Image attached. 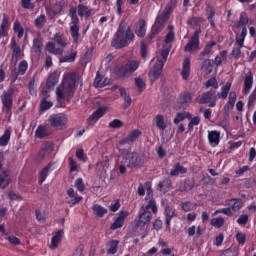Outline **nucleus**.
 <instances>
[{
	"label": "nucleus",
	"instance_id": "nucleus-1",
	"mask_svg": "<svg viewBox=\"0 0 256 256\" xmlns=\"http://www.w3.org/2000/svg\"><path fill=\"white\" fill-rule=\"evenodd\" d=\"M93 15V9L89 8V6L80 3L77 7L70 6L68 17H70V35L72 37L74 45L79 43V16L83 19H89Z\"/></svg>",
	"mask_w": 256,
	"mask_h": 256
},
{
	"label": "nucleus",
	"instance_id": "nucleus-2",
	"mask_svg": "<svg viewBox=\"0 0 256 256\" xmlns=\"http://www.w3.org/2000/svg\"><path fill=\"white\" fill-rule=\"evenodd\" d=\"M75 85H77V78L73 74H68L64 77L61 84L56 88L57 107H63L61 101H71L75 96Z\"/></svg>",
	"mask_w": 256,
	"mask_h": 256
},
{
	"label": "nucleus",
	"instance_id": "nucleus-3",
	"mask_svg": "<svg viewBox=\"0 0 256 256\" xmlns=\"http://www.w3.org/2000/svg\"><path fill=\"white\" fill-rule=\"evenodd\" d=\"M133 41H135V33H133L130 26L127 27V25L122 22L114 34L111 45L115 49H123L131 45Z\"/></svg>",
	"mask_w": 256,
	"mask_h": 256
},
{
	"label": "nucleus",
	"instance_id": "nucleus-4",
	"mask_svg": "<svg viewBox=\"0 0 256 256\" xmlns=\"http://www.w3.org/2000/svg\"><path fill=\"white\" fill-rule=\"evenodd\" d=\"M149 209H151L152 213L157 214V202H155V199L153 198L148 201L146 206L141 207L139 217L135 220L136 229H139V227L143 228L150 223L152 215L149 212Z\"/></svg>",
	"mask_w": 256,
	"mask_h": 256
},
{
	"label": "nucleus",
	"instance_id": "nucleus-5",
	"mask_svg": "<svg viewBox=\"0 0 256 256\" xmlns=\"http://www.w3.org/2000/svg\"><path fill=\"white\" fill-rule=\"evenodd\" d=\"M118 153L122 159V163L127 165L130 169H133V167H141L143 160L139 152H132L131 148H120Z\"/></svg>",
	"mask_w": 256,
	"mask_h": 256
},
{
	"label": "nucleus",
	"instance_id": "nucleus-6",
	"mask_svg": "<svg viewBox=\"0 0 256 256\" xmlns=\"http://www.w3.org/2000/svg\"><path fill=\"white\" fill-rule=\"evenodd\" d=\"M139 65L140 63L137 60H128L126 63L116 65L114 74L118 79H127V77H131L139 69Z\"/></svg>",
	"mask_w": 256,
	"mask_h": 256
},
{
	"label": "nucleus",
	"instance_id": "nucleus-7",
	"mask_svg": "<svg viewBox=\"0 0 256 256\" xmlns=\"http://www.w3.org/2000/svg\"><path fill=\"white\" fill-rule=\"evenodd\" d=\"M169 48H165L161 51L160 57L156 59V63L150 69L149 78L151 83H155L159 77H161V73H163V67H165V63H167V58L169 57Z\"/></svg>",
	"mask_w": 256,
	"mask_h": 256
},
{
	"label": "nucleus",
	"instance_id": "nucleus-8",
	"mask_svg": "<svg viewBox=\"0 0 256 256\" xmlns=\"http://www.w3.org/2000/svg\"><path fill=\"white\" fill-rule=\"evenodd\" d=\"M13 93L15 90L13 88H9L7 92H4L3 97L1 98L2 101V111L6 115H9L13 109Z\"/></svg>",
	"mask_w": 256,
	"mask_h": 256
},
{
	"label": "nucleus",
	"instance_id": "nucleus-9",
	"mask_svg": "<svg viewBox=\"0 0 256 256\" xmlns=\"http://www.w3.org/2000/svg\"><path fill=\"white\" fill-rule=\"evenodd\" d=\"M48 121L54 129H65V125H67V115L63 113L52 114Z\"/></svg>",
	"mask_w": 256,
	"mask_h": 256
},
{
	"label": "nucleus",
	"instance_id": "nucleus-10",
	"mask_svg": "<svg viewBox=\"0 0 256 256\" xmlns=\"http://www.w3.org/2000/svg\"><path fill=\"white\" fill-rule=\"evenodd\" d=\"M169 21V18H166L163 16V14H160L157 16L152 28H151V34L149 35V39H153L155 35H159L161 31H163L165 27V23Z\"/></svg>",
	"mask_w": 256,
	"mask_h": 256
},
{
	"label": "nucleus",
	"instance_id": "nucleus-11",
	"mask_svg": "<svg viewBox=\"0 0 256 256\" xmlns=\"http://www.w3.org/2000/svg\"><path fill=\"white\" fill-rule=\"evenodd\" d=\"M197 101L199 105H207V103H209V107H215L217 105V97L213 91L203 92L198 96Z\"/></svg>",
	"mask_w": 256,
	"mask_h": 256
},
{
	"label": "nucleus",
	"instance_id": "nucleus-12",
	"mask_svg": "<svg viewBox=\"0 0 256 256\" xmlns=\"http://www.w3.org/2000/svg\"><path fill=\"white\" fill-rule=\"evenodd\" d=\"M200 35H201V29H198L194 32V34L190 38V41H188V43L184 47V51H186V53H193L194 51H197V49H199Z\"/></svg>",
	"mask_w": 256,
	"mask_h": 256
},
{
	"label": "nucleus",
	"instance_id": "nucleus-13",
	"mask_svg": "<svg viewBox=\"0 0 256 256\" xmlns=\"http://www.w3.org/2000/svg\"><path fill=\"white\" fill-rule=\"evenodd\" d=\"M27 69H29V63L27 60H21L18 64V68L11 70V77L13 81H17L19 75H25V73H27Z\"/></svg>",
	"mask_w": 256,
	"mask_h": 256
},
{
	"label": "nucleus",
	"instance_id": "nucleus-14",
	"mask_svg": "<svg viewBox=\"0 0 256 256\" xmlns=\"http://www.w3.org/2000/svg\"><path fill=\"white\" fill-rule=\"evenodd\" d=\"M129 217L128 211H120L117 217H114V222L111 224L110 229L116 231V229H121L125 225V219Z\"/></svg>",
	"mask_w": 256,
	"mask_h": 256
},
{
	"label": "nucleus",
	"instance_id": "nucleus-15",
	"mask_svg": "<svg viewBox=\"0 0 256 256\" xmlns=\"http://www.w3.org/2000/svg\"><path fill=\"white\" fill-rule=\"evenodd\" d=\"M107 113V108L105 107H99L96 111L92 113V115L89 116L87 119V125L93 126L101 119Z\"/></svg>",
	"mask_w": 256,
	"mask_h": 256
},
{
	"label": "nucleus",
	"instance_id": "nucleus-16",
	"mask_svg": "<svg viewBox=\"0 0 256 256\" xmlns=\"http://www.w3.org/2000/svg\"><path fill=\"white\" fill-rule=\"evenodd\" d=\"M9 27H11V23H9V16H7V14H3L2 18H0V39L9 35Z\"/></svg>",
	"mask_w": 256,
	"mask_h": 256
},
{
	"label": "nucleus",
	"instance_id": "nucleus-17",
	"mask_svg": "<svg viewBox=\"0 0 256 256\" xmlns=\"http://www.w3.org/2000/svg\"><path fill=\"white\" fill-rule=\"evenodd\" d=\"M59 77H61V72L59 70L50 73L45 86L48 87V89H55V86L59 83Z\"/></svg>",
	"mask_w": 256,
	"mask_h": 256
},
{
	"label": "nucleus",
	"instance_id": "nucleus-18",
	"mask_svg": "<svg viewBox=\"0 0 256 256\" xmlns=\"http://www.w3.org/2000/svg\"><path fill=\"white\" fill-rule=\"evenodd\" d=\"M141 130L135 129L132 130L126 138L119 141V145H127V143H135L137 139L141 137Z\"/></svg>",
	"mask_w": 256,
	"mask_h": 256
},
{
	"label": "nucleus",
	"instance_id": "nucleus-19",
	"mask_svg": "<svg viewBox=\"0 0 256 256\" xmlns=\"http://www.w3.org/2000/svg\"><path fill=\"white\" fill-rule=\"evenodd\" d=\"M208 141L211 147H217L221 143V132L212 130L208 132Z\"/></svg>",
	"mask_w": 256,
	"mask_h": 256
},
{
	"label": "nucleus",
	"instance_id": "nucleus-20",
	"mask_svg": "<svg viewBox=\"0 0 256 256\" xmlns=\"http://www.w3.org/2000/svg\"><path fill=\"white\" fill-rule=\"evenodd\" d=\"M206 15H207V21L210 23V27L212 29H215V7H213L211 4L206 3Z\"/></svg>",
	"mask_w": 256,
	"mask_h": 256
},
{
	"label": "nucleus",
	"instance_id": "nucleus-21",
	"mask_svg": "<svg viewBox=\"0 0 256 256\" xmlns=\"http://www.w3.org/2000/svg\"><path fill=\"white\" fill-rule=\"evenodd\" d=\"M11 184V175L8 170H2L0 172V188L7 189Z\"/></svg>",
	"mask_w": 256,
	"mask_h": 256
},
{
	"label": "nucleus",
	"instance_id": "nucleus-22",
	"mask_svg": "<svg viewBox=\"0 0 256 256\" xmlns=\"http://www.w3.org/2000/svg\"><path fill=\"white\" fill-rule=\"evenodd\" d=\"M63 235H65V231H63V229L55 232L54 236L51 238L50 249H57V247H59V243L63 241Z\"/></svg>",
	"mask_w": 256,
	"mask_h": 256
},
{
	"label": "nucleus",
	"instance_id": "nucleus-23",
	"mask_svg": "<svg viewBox=\"0 0 256 256\" xmlns=\"http://www.w3.org/2000/svg\"><path fill=\"white\" fill-rule=\"evenodd\" d=\"M251 89H253V72H248L244 78V88H243L244 95H248Z\"/></svg>",
	"mask_w": 256,
	"mask_h": 256
},
{
	"label": "nucleus",
	"instance_id": "nucleus-24",
	"mask_svg": "<svg viewBox=\"0 0 256 256\" xmlns=\"http://www.w3.org/2000/svg\"><path fill=\"white\" fill-rule=\"evenodd\" d=\"M181 75L184 81H187V79H189V76L191 75V59L189 58L184 59Z\"/></svg>",
	"mask_w": 256,
	"mask_h": 256
},
{
	"label": "nucleus",
	"instance_id": "nucleus-25",
	"mask_svg": "<svg viewBox=\"0 0 256 256\" xmlns=\"http://www.w3.org/2000/svg\"><path fill=\"white\" fill-rule=\"evenodd\" d=\"M118 91L120 96L124 99V103L122 104L123 109H129L132 103L131 96L127 95V90H125V87L118 86Z\"/></svg>",
	"mask_w": 256,
	"mask_h": 256
},
{
	"label": "nucleus",
	"instance_id": "nucleus-26",
	"mask_svg": "<svg viewBox=\"0 0 256 256\" xmlns=\"http://www.w3.org/2000/svg\"><path fill=\"white\" fill-rule=\"evenodd\" d=\"M164 215H165L166 229L171 230V221L175 217V210L173 208L167 206L165 208Z\"/></svg>",
	"mask_w": 256,
	"mask_h": 256
},
{
	"label": "nucleus",
	"instance_id": "nucleus-27",
	"mask_svg": "<svg viewBox=\"0 0 256 256\" xmlns=\"http://www.w3.org/2000/svg\"><path fill=\"white\" fill-rule=\"evenodd\" d=\"M227 205L232 211H241L243 209V200L241 198H232L228 200Z\"/></svg>",
	"mask_w": 256,
	"mask_h": 256
},
{
	"label": "nucleus",
	"instance_id": "nucleus-28",
	"mask_svg": "<svg viewBox=\"0 0 256 256\" xmlns=\"http://www.w3.org/2000/svg\"><path fill=\"white\" fill-rule=\"evenodd\" d=\"M215 45H217V42L215 41L206 42L203 51L199 54V59H203V57H210Z\"/></svg>",
	"mask_w": 256,
	"mask_h": 256
},
{
	"label": "nucleus",
	"instance_id": "nucleus-29",
	"mask_svg": "<svg viewBox=\"0 0 256 256\" xmlns=\"http://www.w3.org/2000/svg\"><path fill=\"white\" fill-rule=\"evenodd\" d=\"M187 173V168L181 165V163L177 162L173 169L170 171V177H179V175H185Z\"/></svg>",
	"mask_w": 256,
	"mask_h": 256
},
{
	"label": "nucleus",
	"instance_id": "nucleus-30",
	"mask_svg": "<svg viewBox=\"0 0 256 256\" xmlns=\"http://www.w3.org/2000/svg\"><path fill=\"white\" fill-rule=\"evenodd\" d=\"M135 33L137 37H145V33H147V22L145 20L140 19L136 25Z\"/></svg>",
	"mask_w": 256,
	"mask_h": 256
},
{
	"label": "nucleus",
	"instance_id": "nucleus-31",
	"mask_svg": "<svg viewBox=\"0 0 256 256\" xmlns=\"http://www.w3.org/2000/svg\"><path fill=\"white\" fill-rule=\"evenodd\" d=\"M197 185H195V180L186 179L180 184V191L182 193L192 191V189H195Z\"/></svg>",
	"mask_w": 256,
	"mask_h": 256
},
{
	"label": "nucleus",
	"instance_id": "nucleus-32",
	"mask_svg": "<svg viewBox=\"0 0 256 256\" xmlns=\"http://www.w3.org/2000/svg\"><path fill=\"white\" fill-rule=\"evenodd\" d=\"M49 135H51V130L43 125H39L35 131V136L38 139H45V137H49Z\"/></svg>",
	"mask_w": 256,
	"mask_h": 256
},
{
	"label": "nucleus",
	"instance_id": "nucleus-33",
	"mask_svg": "<svg viewBox=\"0 0 256 256\" xmlns=\"http://www.w3.org/2000/svg\"><path fill=\"white\" fill-rule=\"evenodd\" d=\"M106 246L108 247V249L106 250V253L108 255H115V253H117L119 249V240H109L106 243Z\"/></svg>",
	"mask_w": 256,
	"mask_h": 256
},
{
	"label": "nucleus",
	"instance_id": "nucleus-34",
	"mask_svg": "<svg viewBox=\"0 0 256 256\" xmlns=\"http://www.w3.org/2000/svg\"><path fill=\"white\" fill-rule=\"evenodd\" d=\"M212 63H214L216 67H220V65H223V63H227V50L221 51L219 55L212 60Z\"/></svg>",
	"mask_w": 256,
	"mask_h": 256
},
{
	"label": "nucleus",
	"instance_id": "nucleus-35",
	"mask_svg": "<svg viewBox=\"0 0 256 256\" xmlns=\"http://www.w3.org/2000/svg\"><path fill=\"white\" fill-rule=\"evenodd\" d=\"M109 83H110L109 78L97 73L95 81H94L95 87H107V85H109Z\"/></svg>",
	"mask_w": 256,
	"mask_h": 256
},
{
	"label": "nucleus",
	"instance_id": "nucleus-36",
	"mask_svg": "<svg viewBox=\"0 0 256 256\" xmlns=\"http://www.w3.org/2000/svg\"><path fill=\"white\" fill-rule=\"evenodd\" d=\"M64 7H65V0L56 1L54 5L51 7L52 14L54 16L61 15Z\"/></svg>",
	"mask_w": 256,
	"mask_h": 256
},
{
	"label": "nucleus",
	"instance_id": "nucleus-37",
	"mask_svg": "<svg viewBox=\"0 0 256 256\" xmlns=\"http://www.w3.org/2000/svg\"><path fill=\"white\" fill-rule=\"evenodd\" d=\"M154 121L156 127L160 129V131H165V129H167V122H165V116H163V114L156 115Z\"/></svg>",
	"mask_w": 256,
	"mask_h": 256
},
{
	"label": "nucleus",
	"instance_id": "nucleus-38",
	"mask_svg": "<svg viewBox=\"0 0 256 256\" xmlns=\"http://www.w3.org/2000/svg\"><path fill=\"white\" fill-rule=\"evenodd\" d=\"M175 7H177V0H170L167 3V5L161 15L169 19V15H171V13L173 12V9H175Z\"/></svg>",
	"mask_w": 256,
	"mask_h": 256
},
{
	"label": "nucleus",
	"instance_id": "nucleus-39",
	"mask_svg": "<svg viewBox=\"0 0 256 256\" xmlns=\"http://www.w3.org/2000/svg\"><path fill=\"white\" fill-rule=\"evenodd\" d=\"M229 91H231V83L227 82L224 86L221 88V92H218L216 97L217 101L218 99H227L229 95Z\"/></svg>",
	"mask_w": 256,
	"mask_h": 256
},
{
	"label": "nucleus",
	"instance_id": "nucleus-40",
	"mask_svg": "<svg viewBox=\"0 0 256 256\" xmlns=\"http://www.w3.org/2000/svg\"><path fill=\"white\" fill-rule=\"evenodd\" d=\"M179 103L180 105H189V103H193V97L191 93L188 91H184L179 96Z\"/></svg>",
	"mask_w": 256,
	"mask_h": 256
},
{
	"label": "nucleus",
	"instance_id": "nucleus-41",
	"mask_svg": "<svg viewBox=\"0 0 256 256\" xmlns=\"http://www.w3.org/2000/svg\"><path fill=\"white\" fill-rule=\"evenodd\" d=\"M185 119H191V113L185 112H178L173 120L174 125H179L181 121H185Z\"/></svg>",
	"mask_w": 256,
	"mask_h": 256
},
{
	"label": "nucleus",
	"instance_id": "nucleus-42",
	"mask_svg": "<svg viewBox=\"0 0 256 256\" xmlns=\"http://www.w3.org/2000/svg\"><path fill=\"white\" fill-rule=\"evenodd\" d=\"M245 37H247V27L242 28L241 33L236 35L237 47H245Z\"/></svg>",
	"mask_w": 256,
	"mask_h": 256
},
{
	"label": "nucleus",
	"instance_id": "nucleus-43",
	"mask_svg": "<svg viewBox=\"0 0 256 256\" xmlns=\"http://www.w3.org/2000/svg\"><path fill=\"white\" fill-rule=\"evenodd\" d=\"M49 171H51V164H48L46 167H44L40 171L39 179H38V183L40 185H43V183H45V180L47 179V177H49Z\"/></svg>",
	"mask_w": 256,
	"mask_h": 256
},
{
	"label": "nucleus",
	"instance_id": "nucleus-44",
	"mask_svg": "<svg viewBox=\"0 0 256 256\" xmlns=\"http://www.w3.org/2000/svg\"><path fill=\"white\" fill-rule=\"evenodd\" d=\"M47 23V16H45V14H41L39 15L35 20H34V26L36 27V29H38L39 31H41V29H43V27H45V24Z\"/></svg>",
	"mask_w": 256,
	"mask_h": 256
},
{
	"label": "nucleus",
	"instance_id": "nucleus-45",
	"mask_svg": "<svg viewBox=\"0 0 256 256\" xmlns=\"http://www.w3.org/2000/svg\"><path fill=\"white\" fill-rule=\"evenodd\" d=\"M173 185V182L169 178H165L161 182H159L158 187L160 191H163V193H167V191H170L171 186Z\"/></svg>",
	"mask_w": 256,
	"mask_h": 256
},
{
	"label": "nucleus",
	"instance_id": "nucleus-46",
	"mask_svg": "<svg viewBox=\"0 0 256 256\" xmlns=\"http://www.w3.org/2000/svg\"><path fill=\"white\" fill-rule=\"evenodd\" d=\"M201 71L204 73H213V60L205 59L201 65Z\"/></svg>",
	"mask_w": 256,
	"mask_h": 256
},
{
	"label": "nucleus",
	"instance_id": "nucleus-47",
	"mask_svg": "<svg viewBox=\"0 0 256 256\" xmlns=\"http://www.w3.org/2000/svg\"><path fill=\"white\" fill-rule=\"evenodd\" d=\"M13 31L14 33H17L18 39H23V35H25V29L21 27V23H19V20H16L14 22Z\"/></svg>",
	"mask_w": 256,
	"mask_h": 256
},
{
	"label": "nucleus",
	"instance_id": "nucleus-48",
	"mask_svg": "<svg viewBox=\"0 0 256 256\" xmlns=\"http://www.w3.org/2000/svg\"><path fill=\"white\" fill-rule=\"evenodd\" d=\"M92 210L97 215V217H105V215H107V208H105L99 204H95L92 207Z\"/></svg>",
	"mask_w": 256,
	"mask_h": 256
},
{
	"label": "nucleus",
	"instance_id": "nucleus-49",
	"mask_svg": "<svg viewBox=\"0 0 256 256\" xmlns=\"http://www.w3.org/2000/svg\"><path fill=\"white\" fill-rule=\"evenodd\" d=\"M236 101H237V93L230 92L227 105L225 106V110L229 109V106H230V109H233L235 107Z\"/></svg>",
	"mask_w": 256,
	"mask_h": 256
},
{
	"label": "nucleus",
	"instance_id": "nucleus-50",
	"mask_svg": "<svg viewBox=\"0 0 256 256\" xmlns=\"http://www.w3.org/2000/svg\"><path fill=\"white\" fill-rule=\"evenodd\" d=\"M10 139H11V131L5 130L4 134L0 137V146L6 147V145H9Z\"/></svg>",
	"mask_w": 256,
	"mask_h": 256
},
{
	"label": "nucleus",
	"instance_id": "nucleus-51",
	"mask_svg": "<svg viewBox=\"0 0 256 256\" xmlns=\"http://www.w3.org/2000/svg\"><path fill=\"white\" fill-rule=\"evenodd\" d=\"M174 27L173 25H169L168 26V33L165 37V43L169 44V43H173L175 41V32H174Z\"/></svg>",
	"mask_w": 256,
	"mask_h": 256
},
{
	"label": "nucleus",
	"instance_id": "nucleus-52",
	"mask_svg": "<svg viewBox=\"0 0 256 256\" xmlns=\"http://www.w3.org/2000/svg\"><path fill=\"white\" fill-rule=\"evenodd\" d=\"M77 59V52H72L60 58V63H74Z\"/></svg>",
	"mask_w": 256,
	"mask_h": 256
},
{
	"label": "nucleus",
	"instance_id": "nucleus-53",
	"mask_svg": "<svg viewBox=\"0 0 256 256\" xmlns=\"http://www.w3.org/2000/svg\"><path fill=\"white\" fill-rule=\"evenodd\" d=\"M248 23H249V16H247V13L242 12L240 14V19L238 21L237 27H242V29H244V27H247Z\"/></svg>",
	"mask_w": 256,
	"mask_h": 256
},
{
	"label": "nucleus",
	"instance_id": "nucleus-54",
	"mask_svg": "<svg viewBox=\"0 0 256 256\" xmlns=\"http://www.w3.org/2000/svg\"><path fill=\"white\" fill-rule=\"evenodd\" d=\"M212 227H215L216 229H221L223 225H225V219L223 217L213 218L210 222Z\"/></svg>",
	"mask_w": 256,
	"mask_h": 256
},
{
	"label": "nucleus",
	"instance_id": "nucleus-55",
	"mask_svg": "<svg viewBox=\"0 0 256 256\" xmlns=\"http://www.w3.org/2000/svg\"><path fill=\"white\" fill-rule=\"evenodd\" d=\"M206 89H209V87H213L214 89H219V82H217V78L211 77L205 82Z\"/></svg>",
	"mask_w": 256,
	"mask_h": 256
},
{
	"label": "nucleus",
	"instance_id": "nucleus-56",
	"mask_svg": "<svg viewBox=\"0 0 256 256\" xmlns=\"http://www.w3.org/2000/svg\"><path fill=\"white\" fill-rule=\"evenodd\" d=\"M54 43H57V45H59V47H62V48L67 47V42L63 40V36H61V34L59 33H56L54 35Z\"/></svg>",
	"mask_w": 256,
	"mask_h": 256
},
{
	"label": "nucleus",
	"instance_id": "nucleus-57",
	"mask_svg": "<svg viewBox=\"0 0 256 256\" xmlns=\"http://www.w3.org/2000/svg\"><path fill=\"white\" fill-rule=\"evenodd\" d=\"M33 49L35 53H41V49H43V42H41L39 38H34Z\"/></svg>",
	"mask_w": 256,
	"mask_h": 256
},
{
	"label": "nucleus",
	"instance_id": "nucleus-58",
	"mask_svg": "<svg viewBox=\"0 0 256 256\" xmlns=\"http://www.w3.org/2000/svg\"><path fill=\"white\" fill-rule=\"evenodd\" d=\"M108 127L110 129H121V127H123V121L120 119H114L108 124Z\"/></svg>",
	"mask_w": 256,
	"mask_h": 256
},
{
	"label": "nucleus",
	"instance_id": "nucleus-59",
	"mask_svg": "<svg viewBox=\"0 0 256 256\" xmlns=\"http://www.w3.org/2000/svg\"><path fill=\"white\" fill-rule=\"evenodd\" d=\"M135 85L137 87L138 93H143V90L146 87L145 81H143L141 78H135Z\"/></svg>",
	"mask_w": 256,
	"mask_h": 256
},
{
	"label": "nucleus",
	"instance_id": "nucleus-60",
	"mask_svg": "<svg viewBox=\"0 0 256 256\" xmlns=\"http://www.w3.org/2000/svg\"><path fill=\"white\" fill-rule=\"evenodd\" d=\"M53 107V102L47 100H41L40 111H47Z\"/></svg>",
	"mask_w": 256,
	"mask_h": 256
},
{
	"label": "nucleus",
	"instance_id": "nucleus-61",
	"mask_svg": "<svg viewBox=\"0 0 256 256\" xmlns=\"http://www.w3.org/2000/svg\"><path fill=\"white\" fill-rule=\"evenodd\" d=\"M28 89L30 95H37V88H35V77L30 79Z\"/></svg>",
	"mask_w": 256,
	"mask_h": 256
},
{
	"label": "nucleus",
	"instance_id": "nucleus-62",
	"mask_svg": "<svg viewBox=\"0 0 256 256\" xmlns=\"http://www.w3.org/2000/svg\"><path fill=\"white\" fill-rule=\"evenodd\" d=\"M12 59L16 62L21 59V47H15L12 49Z\"/></svg>",
	"mask_w": 256,
	"mask_h": 256
},
{
	"label": "nucleus",
	"instance_id": "nucleus-63",
	"mask_svg": "<svg viewBox=\"0 0 256 256\" xmlns=\"http://www.w3.org/2000/svg\"><path fill=\"white\" fill-rule=\"evenodd\" d=\"M241 49H243V47H234L231 51V56L233 57V59H241Z\"/></svg>",
	"mask_w": 256,
	"mask_h": 256
},
{
	"label": "nucleus",
	"instance_id": "nucleus-64",
	"mask_svg": "<svg viewBox=\"0 0 256 256\" xmlns=\"http://www.w3.org/2000/svg\"><path fill=\"white\" fill-rule=\"evenodd\" d=\"M21 6L23 9H30L31 11L35 9V4L31 3V0H21Z\"/></svg>",
	"mask_w": 256,
	"mask_h": 256
}]
</instances>
